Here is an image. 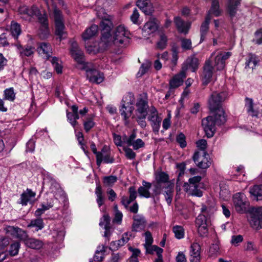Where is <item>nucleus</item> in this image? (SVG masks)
I'll list each match as a JSON object with an SVG mask.
<instances>
[{
	"label": "nucleus",
	"instance_id": "obj_1",
	"mask_svg": "<svg viewBox=\"0 0 262 262\" xmlns=\"http://www.w3.org/2000/svg\"><path fill=\"white\" fill-rule=\"evenodd\" d=\"M227 97L225 92H214L208 99L209 110L214 113L213 116H209L202 121L204 130L208 138L212 137L215 131V126L223 124L226 121L225 112L222 107V102Z\"/></svg>",
	"mask_w": 262,
	"mask_h": 262
},
{
	"label": "nucleus",
	"instance_id": "obj_2",
	"mask_svg": "<svg viewBox=\"0 0 262 262\" xmlns=\"http://www.w3.org/2000/svg\"><path fill=\"white\" fill-rule=\"evenodd\" d=\"M101 30V37L100 38V46L102 49L105 50L113 45H116L114 35L111 33L113 28V24L109 18L103 19L100 23Z\"/></svg>",
	"mask_w": 262,
	"mask_h": 262
},
{
	"label": "nucleus",
	"instance_id": "obj_3",
	"mask_svg": "<svg viewBox=\"0 0 262 262\" xmlns=\"http://www.w3.org/2000/svg\"><path fill=\"white\" fill-rule=\"evenodd\" d=\"M80 70L85 71L86 77L90 82L98 84L104 80L103 74L96 70L94 65L91 62L82 65Z\"/></svg>",
	"mask_w": 262,
	"mask_h": 262
},
{
	"label": "nucleus",
	"instance_id": "obj_4",
	"mask_svg": "<svg viewBox=\"0 0 262 262\" xmlns=\"http://www.w3.org/2000/svg\"><path fill=\"white\" fill-rule=\"evenodd\" d=\"M202 179L200 176H195L189 179V183L184 184L185 191L190 195L200 197L202 196V191L199 189V183Z\"/></svg>",
	"mask_w": 262,
	"mask_h": 262
},
{
	"label": "nucleus",
	"instance_id": "obj_5",
	"mask_svg": "<svg viewBox=\"0 0 262 262\" xmlns=\"http://www.w3.org/2000/svg\"><path fill=\"white\" fill-rule=\"evenodd\" d=\"M231 56L230 52L216 51L211 54V57L214 56V67L216 71H222L225 67V61Z\"/></svg>",
	"mask_w": 262,
	"mask_h": 262
},
{
	"label": "nucleus",
	"instance_id": "obj_6",
	"mask_svg": "<svg viewBox=\"0 0 262 262\" xmlns=\"http://www.w3.org/2000/svg\"><path fill=\"white\" fill-rule=\"evenodd\" d=\"M233 206L239 213H244L249 206V202L246 195L242 192L236 193L233 196Z\"/></svg>",
	"mask_w": 262,
	"mask_h": 262
},
{
	"label": "nucleus",
	"instance_id": "obj_7",
	"mask_svg": "<svg viewBox=\"0 0 262 262\" xmlns=\"http://www.w3.org/2000/svg\"><path fill=\"white\" fill-rule=\"evenodd\" d=\"M129 98V101H123L119 110L120 115L123 118L124 124L126 126L129 124V118L131 117L134 110L133 97L130 96Z\"/></svg>",
	"mask_w": 262,
	"mask_h": 262
},
{
	"label": "nucleus",
	"instance_id": "obj_8",
	"mask_svg": "<svg viewBox=\"0 0 262 262\" xmlns=\"http://www.w3.org/2000/svg\"><path fill=\"white\" fill-rule=\"evenodd\" d=\"M207 208L205 207L202 208V214H199L195 220L196 227L199 234L201 237H206L208 235V229L207 224V218L205 215Z\"/></svg>",
	"mask_w": 262,
	"mask_h": 262
},
{
	"label": "nucleus",
	"instance_id": "obj_9",
	"mask_svg": "<svg viewBox=\"0 0 262 262\" xmlns=\"http://www.w3.org/2000/svg\"><path fill=\"white\" fill-rule=\"evenodd\" d=\"M70 52L71 56L77 63V68L80 69L82 65L87 63L84 61V54L82 50L79 48L78 43L73 40H71Z\"/></svg>",
	"mask_w": 262,
	"mask_h": 262
},
{
	"label": "nucleus",
	"instance_id": "obj_10",
	"mask_svg": "<svg viewBox=\"0 0 262 262\" xmlns=\"http://www.w3.org/2000/svg\"><path fill=\"white\" fill-rule=\"evenodd\" d=\"M195 164L200 168L206 169L209 167L211 161L208 154L205 151H198L193 157Z\"/></svg>",
	"mask_w": 262,
	"mask_h": 262
},
{
	"label": "nucleus",
	"instance_id": "obj_11",
	"mask_svg": "<svg viewBox=\"0 0 262 262\" xmlns=\"http://www.w3.org/2000/svg\"><path fill=\"white\" fill-rule=\"evenodd\" d=\"M113 35L116 45H119L129 39L130 33L124 26L119 25L115 29Z\"/></svg>",
	"mask_w": 262,
	"mask_h": 262
},
{
	"label": "nucleus",
	"instance_id": "obj_12",
	"mask_svg": "<svg viewBox=\"0 0 262 262\" xmlns=\"http://www.w3.org/2000/svg\"><path fill=\"white\" fill-rule=\"evenodd\" d=\"M148 120L151 122L153 131L158 133L160 128L162 119L158 116L157 110L155 107L150 108Z\"/></svg>",
	"mask_w": 262,
	"mask_h": 262
},
{
	"label": "nucleus",
	"instance_id": "obj_13",
	"mask_svg": "<svg viewBox=\"0 0 262 262\" xmlns=\"http://www.w3.org/2000/svg\"><path fill=\"white\" fill-rule=\"evenodd\" d=\"M97 164L100 166L102 162L105 163H112L114 159L111 156V152L106 146H104L101 151H99L96 156Z\"/></svg>",
	"mask_w": 262,
	"mask_h": 262
},
{
	"label": "nucleus",
	"instance_id": "obj_14",
	"mask_svg": "<svg viewBox=\"0 0 262 262\" xmlns=\"http://www.w3.org/2000/svg\"><path fill=\"white\" fill-rule=\"evenodd\" d=\"M157 183L155 185L154 190L155 195H159L161 192L162 186L170 184L168 183L169 180L168 175L164 172H160L156 176Z\"/></svg>",
	"mask_w": 262,
	"mask_h": 262
},
{
	"label": "nucleus",
	"instance_id": "obj_15",
	"mask_svg": "<svg viewBox=\"0 0 262 262\" xmlns=\"http://www.w3.org/2000/svg\"><path fill=\"white\" fill-rule=\"evenodd\" d=\"M115 3V0H98L95 10L97 16H103L107 14L108 8Z\"/></svg>",
	"mask_w": 262,
	"mask_h": 262
},
{
	"label": "nucleus",
	"instance_id": "obj_16",
	"mask_svg": "<svg viewBox=\"0 0 262 262\" xmlns=\"http://www.w3.org/2000/svg\"><path fill=\"white\" fill-rule=\"evenodd\" d=\"M254 214L251 217L249 221L251 226L255 229L262 228V207L255 208L253 209Z\"/></svg>",
	"mask_w": 262,
	"mask_h": 262
},
{
	"label": "nucleus",
	"instance_id": "obj_17",
	"mask_svg": "<svg viewBox=\"0 0 262 262\" xmlns=\"http://www.w3.org/2000/svg\"><path fill=\"white\" fill-rule=\"evenodd\" d=\"M213 74V67L211 60L208 59L206 61L202 75V80L204 85H207L211 80Z\"/></svg>",
	"mask_w": 262,
	"mask_h": 262
},
{
	"label": "nucleus",
	"instance_id": "obj_18",
	"mask_svg": "<svg viewBox=\"0 0 262 262\" xmlns=\"http://www.w3.org/2000/svg\"><path fill=\"white\" fill-rule=\"evenodd\" d=\"M6 232L8 235H11L15 238L24 241L25 242L28 238L27 233L18 227L9 226L6 228Z\"/></svg>",
	"mask_w": 262,
	"mask_h": 262
},
{
	"label": "nucleus",
	"instance_id": "obj_19",
	"mask_svg": "<svg viewBox=\"0 0 262 262\" xmlns=\"http://www.w3.org/2000/svg\"><path fill=\"white\" fill-rule=\"evenodd\" d=\"M136 115L147 116L148 104L147 99L140 98L137 99L136 103Z\"/></svg>",
	"mask_w": 262,
	"mask_h": 262
},
{
	"label": "nucleus",
	"instance_id": "obj_20",
	"mask_svg": "<svg viewBox=\"0 0 262 262\" xmlns=\"http://www.w3.org/2000/svg\"><path fill=\"white\" fill-rule=\"evenodd\" d=\"M37 51L39 54L47 59H49L52 54V48L51 45L48 42H40L38 44Z\"/></svg>",
	"mask_w": 262,
	"mask_h": 262
},
{
	"label": "nucleus",
	"instance_id": "obj_21",
	"mask_svg": "<svg viewBox=\"0 0 262 262\" xmlns=\"http://www.w3.org/2000/svg\"><path fill=\"white\" fill-rule=\"evenodd\" d=\"M136 5L146 15H149L154 11V8L150 0H137Z\"/></svg>",
	"mask_w": 262,
	"mask_h": 262
},
{
	"label": "nucleus",
	"instance_id": "obj_22",
	"mask_svg": "<svg viewBox=\"0 0 262 262\" xmlns=\"http://www.w3.org/2000/svg\"><path fill=\"white\" fill-rule=\"evenodd\" d=\"M134 222L132 225L133 232H139L143 230L146 225V221L144 217L140 215L137 214L134 216Z\"/></svg>",
	"mask_w": 262,
	"mask_h": 262
},
{
	"label": "nucleus",
	"instance_id": "obj_23",
	"mask_svg": "<svg viewBox=\"0 0 262 262\" xmlns=\"http://www.w3.org/2000/svg\"><path fill=\"white\" fill-rule=\"evenodd\" d=\"M186 77V72L183 69L178 74L176 75L169 81V88L176 89L183 83L184 79Z\"/></svg>",
	"mask_w": 262,
	"mask_h": 262
},
{
	"label": "nucleus",
	"instance_id": "obj_24",
	"mask_svg": "<svg viewBox=\"0 0 262 262\" xmlns=\"http://www.w3.org/2000/svg\"><path fill=\"white\" fill-rule=\"evenodd\" d=\"M98 31V27L96 25H92L91 27L87 28L81 35L84 42L89 41L90 40L97 35Z\"/></svg>",
	"mask_w": 262,
	"mask_h": 262
},
{
	"label": "nucleus",
	"instance_id": "obj_25",
	"mask_svg": "<svg viewBox=\"0 0 262 262\" xmlns=\"http://www.w3.org/2000/svg\"><path fill=\"white\" fill-rule=\"evenodd\" d=\"M38 21L41 24L39 30V36L41 39L48 37L50 32L48 28L47 17H38Z\"/></svg>",
	"mask_w": 262,
	"mask_h": 262
},
{
	"label": "nucleus",
	"instance_id": "obj_26",
	"mask_svg": "<svg viewBox=\"0 0 262 262\" xmlns=\"http://www.w3.org/2000/svg\"><path fill=\"white\" fill-rule=\"evenodd\" d=\"M62 17H55V23L56 27L55 33L58 36L60 40L66 37V33L64 31V25L62 19Z\"/></svg>",
	"mask_w": 262,
	"mask_h": 262
},
{
	"label": "nucleus",
	"instance_id": "obj_27",
	"mask_svg": "<svg viewBox=\"0 0 262 262\" xmlns=\"http://www.w3.org/2000/svg\"><path fill=\"white\" fill-rule=\"evenodd\" d=\"M15 46L17 53L22 58L31 56L34 53V48L31 46L27 45L23 47L20 44H16Z\"/></svg>",
	"mask_w": 262,
	"mask_h": 262
},
{
	"label": "nucleus",
	"instance_id": "obj_28",
	"mask_svg": "<svg viewBox=\"0 0 262 262\" xmlns=\"http://www.w3.org/2000/svg\"><path fill=\"white\" fill-rule=\"evenodd\" d=\"M164 195L165 201L168 205H170L173 195V185L171 184H167L161 188V192Z\"/></svg>",
	"mask_w": 262,
	"mask_h": 262
},
{
	"label": "nucleus",
	"instance_id": "obj_29",
	"mask_svg": "<svg viewBox=\"0 0 262 262\" xmlns=\"http://www.w3.org/2000/svg\"><path fill=\"white\" fill-rule=\"evenodd\" d=\"M245 108L249 116L251 117H257L259 114V111L255 108L253 100L251 98H245Z\"/></svg>",
	"mask_w": 262,
	"mask_h": 262
},
{
	"label": "nucleus",
	"instance_id": "obj_30",
	"mask_svg": "<svg viewBox=\"0 0 262 262\" xmlns=\"http://www.w3.org/2000/svg\"><path fill=\"white\" fill-rule=\"evenodd\" d=\"M18 12L21 15H27L28 16H38L41 15L38 9L35 6L30 8H28L26 6H21L18 9Z\"/></svg>",
	"mask_w": 262,
	"mask_h": 262
},
{
	"label": "nucleus",
	"instance_id": "obj_31",
	"mask_svg": "<svg viewBox=\"0 0 262 262\" xmlns=\"http://www.w3.org/2000/svg\"><path fill=\"white\" fill-rule=\"evenodd\" d=\"M200 245L197 243L192 244L190 247V258L191 262H200Z\"/></svg>",
	"mask_w": 262,
	"mask_h": 262
},
{
	"label": "nucleus",
	"instance_id": "obj_32",
	"mask_svg": "<svg viewBox=\"0 0 262 262\" xmlns=\"http://www.w3.org/2000/svg\"><path fill=\"white\" fill-rule=\"evenodd\" d=\"M174 22L179 32L187 34L190 28L191 23L184 21L181 17H175Z\"/></svg>",
	"mask_w": 262,
	"mask_h": 262
},
{
	"label": "nucleus",
	"instance_id": "obj_33",
	"mask_svg": "<svg viewBox=\"0 0 262 262\" xmlns=\"http://www.w3.org/2000/svg\"><path fill=\"white\" fill-rule=\"evenodd\" d=\"M110 217L107 214H104L102 218L100 219L99 225L101 227H104L105 232L104 236L109 241V237L111 235L110 227Z\"/></svg>",
	"mask_w": 262,
	"mask_h": 262
},
{
	"label": "nucleus",
	"instance_id": "obj_34",
	"mask_svg": "<svg viewBox=\"0 0 262 262\" xmlns=\"http://www.w3.org/2000/svg\"><path fill=\"white\" fill-rule=\"evenodd\" d=\"M129 196H123L121 199V203L125 208H127L129 204L133 202L137 197V192L134 187H130L129 188Z\"/></svg>",
	"mask_w": 262,
	"mask_h": 262
},
{
	"label": "nucleus",
	"instance_id": "obj_35",
	"mask_svg": "<svg viewBox=\"0 0 262 262\" xmlns=\"http://www.w3.org/2000/svg\"><path fill=\"white\" fill-rule=\"evenodd\" d=\"M89 41L84 42L85 47L87 52L90 54H96L100 51L104 50L100 46V42H95L90 43Z\"/></svg>",
	"mask_w": 262,
	"mask_h": 262
},
{
	"label": "nucleus",
	"instance_id": "obj_36",
	"mask_svg": "<svg viewBox=\"0 0 262 262\" xmlns=\"http://www.w3.org/2000/svg\"><path fill=\"white\" fill-rule=\"evenodd\" d=\"M210 20V17H207L205 20L202 24L200 27V41L202 42L204 41L208 34L209 23Z\"/></svg>",
	"mask_w": 262,
	"mask_h": 262
},
{
	"label": "nucleus",
	"instance_id": "obj_37",
	"mask_svg": "<svg viewBox=\"0 0 262 262\" xmlns=\"http://www.w3.org/2000/svg\"><path fill=\"white\" fill-rule=\"evenodd\" d=\"M151 187L150 183L143 181L142 186L138 188V193L141 196L149 198L150 197L149 189Z\"/></svg>",
	"mask_w": 262,
	"mask_h": 262
},
{
	"label": "nucleus",
	"instance_id": "obj_38",
	"mask_svg": "<svg viewBox=\"0 0 262 262\" xmlns=\"http://www.w3.org/2000/svg\"><path fill=\"white\" fill-rule=\"evenodd\" d=\"M158 29V25L155 19H151L147 22L143 28V31L147 32L148 34H150L156 31Z\"/></svg>",
	"mask_w": 262,
	"mask_h": 262
},
{
	"label": "nucleus",
	"instance_id": "obj_39",
	"mask_svg": "<svg viewBox=\"0 0 262 262\" xmlns=\"http://www.w3.org/2000/svg\"><path fill=\"white\" fill-rule=\"evenodd\" d=\"M35 192L32 191L31 189H27L25 192L21 194V204L23 205H26L32 198L35 197Z\"/></svg>",
	"mask_w": 262,
	"mask_h": 262
},
{
	"label": "nucleus",
	"instance_id": "obj_40",
	"mask_svg": "<svg viewBox=\"0 0 262 262\" xmlns=\"http://www.w3.org/2000/svg\"><path fill=\"white\" fill-rule=\"evenodd\" d=\"M221 14L219 2L216 0H213L207 16H218Z\"/></svg>",
	"mask_w": 262,
	"mask_h": 262
},
{
	"label": "nucleus",
	"instance_id": "obj_41",
	"mask_svg": "<svg viewBox=\"0 0 262 262\" xmlns=\"http://www.w3.org/2000/svg\"><path fill=\"white\" fill-rule=\"evenodd\" d=\"M25 244L27 247L34 249H39L43 246L41 241L32 238H28L26 240Z\"/></svg>",
	"mask_w": 262,
	"mask_h": 262
},
{
	"label": "nucleus",
	"instance_id": "obj_42",
	"mask_svg": "<svg viewBox=\"0 0 262 262\" xmlns=\"http://www.w3.org/2000/svg\"><path fill=\"white\" fill-rule=\"evenodd\" d=\"M241 0H229L227 6V11L231 16L236 14L237 7L240 4Z\"/></svg>",
	"mask_w": 262,
	"mask_h": 262
},
{
	"label": "nucleus",
	"instance_id": "obj_43",
	"mask_svg": "<svg viewBox=\"0 0 262 262\" xmlns=\"http://www.w3.org/2000/svg\"><path fill=\"white\" fill-rule=\"evenodd\" d=\"M249 193L257 200H262V185L254 186L250 189Z\"/></svg>",
	"mask_w": 262,
	"mask_h": 262
},
{
	"label": "nucleus",
	"instance_id": "obj_44",
	"mask_svg": "<svg viewBox=\"0 0 262 262\" xmlns=\"http://www.w3.org/2000/svg\"><path fill=\"white\" fill-rule=\"evenodd\" d=\"M186 64V69H190L192 72H194L198 68L199 60L195 57H191L187 59Z\"/></svg>",
	"mask_w": 262,
	"mask_h": 262
},
{
	"label": "nucleus",
	"instance_id": "obj_45",
	"mask_svg": "<svg viewBox=\"0 0 262 262\" xmlns=\"http://www.w3.org/2000/svg\"><path fill=\"white\" fill-rule=\"evenodd\" d=\"M95 194L96 195V202L98 206L100 207L103 204L104 200L103 191L100 185H97L95 189Z\"/></svg>",
	"mask_w": 262,
	"mask_h": 262
},
{
	"label": "nucleus",
	"instance_id": "obj_46",
	"mask_svg": "<svg viewBox=\"0 0 262 262\" xmlns=\"http://www.w3.org/2000/svg\"><path fill=\"white\" fill-rule=\"evenodd\" d=\"M28 227H35L36 231L42 229L44 227L43 221L40 218L32 220L28 225Z\"/></svg>",
	"mask_w": 262,
	"mask_h": 262
},
{
	"label": "nucleus",
	"instance_id": "obj_47",
	"mask_svg": "<svg viewBox=\"0 0 262 262\" xmlns=\"http://www.w3.org/2000/svg\"><path fill=\"white\" fill-rule=\"evenodd\" d=\"M51 63L54 69L58 74H61L62 72V65L61 61L58 58L54 57L52 58Z\"/></svg>",
	"mask_w": 262,
	"mask_h": 262
},
{
	"label": "nucleus",
	"instance_id": "obj_48",
	"mask_svg": "<svg viewBox=\"0 0 262 262\" xmlns=\"http://www.w3.org/2000/svg\"><path fill=\"white\" fill-rule=\"evenodd\" d=\"M135 235L133 231H128L124 233L122 236V238L118 241V244L120 246L124 245L126 243L130 238L134 237Z\"/></svg>",
	"mask_w": 262,
	"mask_h": 262
},
{
	"label": "nucleus",
	"instance_id": "obj_49",
	"mask_svg": "<svg viewBox=\"0 0 262 262\" xmlns=\"http://www.w3.org/2000/svg\"><path fill=\"white\" fill-rule=\"evenodd\" d=\"M146 249V253L148 254H152L155 252L157 255H160L162 254L163 250L156 245H149L145 246Z\"/></svg>",
	"mask_w": 262,
	"mask_h": 262
},
{
	"label": "nucleus",
	"instance_id": "obj_50",
	"mask_svg": "<svg viewBox=\"0 0 262 262\" xmlns=\"http://www.w3.org/2000/svg\"><path fill=\"white\" fill-rule=\"evenodd\" d=\"M11 32L12 35L15 38H17L21 33V28L20 25L16 22L12 21L11 25Z\"/></svg>",
	"mask_w": 262,
	"mask_h": 262
},
{
	"label": "nucleus",
	"instance_id": "obj_51",
	"mask_svg": "<svg viewBox=\"0 0 262 262\" xmlns=\"http://www.w3.org/2000/svg\"><path fill=\"white\" fill-rule=\"evenodd\" d=\"M117 181V177L115 176H105L103 179V183L106 187L113 186Z\"/></svg>",
	"mask_w": 262,
	"mask_h": 262
},
{
	"label": "nucleus",
	"instance_id": "obj_52",
	"mask_svg": "<svg viewBox=\"0 0 262 262\" xmlns=\"http://www.w3.org/2000/svg\"><path fill=\"white\" fill-rule=\"evenodd\" d=\"M220 252L219 242L216 241L210 246L209 250V255L210 256H216Z\"/></svg>",
	"mask_w": 262,
	"mask_h": 262
},
{
	"label": "nucleus",
	"instance_id": "obj_53",
	"mask_svg": "<svg viewBox=\"0 0 262 262\" xmlns=\"http://www.w3.org/2000/svg\"><path fill=\"white\" fill-rule=\"evenodd\" d=\"M4 99L10 101H13L15 98V94L14 92L13 88H10L4 91Z\"/></svg>",
	"mask_w": 262,
	"mask_h": 262
},
{
	"label": "nucleus",
	"instance_id": "obj_54",
	"mask_svg": "<svg viewBox=\"0 0 262 262\" xmlns=\"http://www.w3.org/2000/svg\"><path fill=\"white\" fill-rule=\"evenodd\" d=\"M167 38L166 36L163 33L160 34V40L157 43V47L163 50L165 49L167 46Z\"/></svg>",
	"mask_w": 262,
	"mask_h": 262
},
{
	"label": "nucleus",
	"instance_id": "obj_55",
	"mask_svg": "<svg viewBox=\"0 0 262 262\" xmlns=\"http://www.w3.org/2000/svg\"><path fill=\"white\" fill-rule=\"evenodd\" d=\"M244 250L247 252H252L254 254H256L258 250L256 246L252 242H247L244 246Z\"/></svg>",
	"mask_w": 262,
	"mask_h": 262
},
{
	"label": "nucleus",
	"instance_id": "obj_56",
	"mask_svg": "<svg viewBox=\"0 0 262 262\" xmlns=\"http://www.w3.org/2000/svg\"><path fill=\"white\" fill-rule=\"evenodd\" d=\"M172 58L171 62L173 66H175L178 60L179 47L177 46H173L171 49Z\"/></svg>",
	"mask_w": 262,
	"mask_h": 262
},
{
	"label": "nucleus",
	"instance_id": "obj_57",
	"mask_svg": "<svg viewBox=\"0 0 262 262\" xmlns=\"http://www.w3.org/2000/svg\"><path fill=\"white\" fill-rule=\"evenodd\" d=\"M173 232L178 239H181L184 237V230L181 226H175L173 227Z\"/></svg>",
	"mask_w": 262,
	"mask_h": 262
},
{
	"label": "nucleus",
	"instance_id": "obj_58",
	"mask_svg": "<svg viewBox=\"0 0 262 262\" xmlns=\"http://www.w3.org/2000/svg\"><path fill=\"white\" fill-rule=\"evenodd\" d=\"M41 206V207L37 209L35 212V215L36 216H40L45 211L52 208L51 205H47L46 203H42Z\"/></svg>",
	"mask_w": 262,
	"mask_h": 262
},
{
	"label": "nucleus",
	"instance_id": "obj_59",
	"mask_svg": "<svg viewBox=\"0 0 262 262\" xmlns=\"http://www.w3.org/2000/svg\"><path fill=\"white\" fill-rule=\"evenodd\" d=\"M20 248V244L18 242H15L10 246L9 250L10 255L11 256H15L18 253V251Z\"/></svg>",
	"mask_w": 262,
	"mask_h": 262
},
{
	"label": "nucleus",
	"instance_id": "obj_60",
	"mask_svg": "<svg viewBox=\"0 0 262 262\" xmlns=\"http://www.w3.org/2000/svg\"><path fill=\"white\" fill-rule=\"evenodd\" d=\"M253 41L257 45L262 43V28L257 30L255 32Z\"/></svg>",
	"mask_w": 262,
	"mask_h": 262
},
{
	"label": "nucleus",
	"instance_id": "obj_61",
	"mask_svg": "<svg viewBox=\"0 0 262 262\" xmlns=\"http://www.w3.org/2000/svg\"><path fill=\"white\" fill-rule=\"evenodd\" d=\"M123 149L125 152V157L130 160L134 159L136 157V153L130 148L127 147H123Z\"/></svg>",
	"mask_w": 262,
	"mask_h": 262
},
{
	"label": "nucleus",
	"instance_id": "obj_62",
	"mask_svg": "<svg viewBox=\"0 0 262 262\" xmlns=\"http://www.w3.org/2000/svg\"><path fill=\"white\" fill-rule=\"evenodd\" d=\"M151 66V63L150 62H146L142 64L139 71L138 73V76H142L145 73H146L149 68Z\"/></svg>",
	"mask_w": 262,
	"mask_h": 262
},
{
	"label": "nucleus",
	"instance_id": "obj_63",
	"mask_svg": "<svg viewBox=\"0 0 262 262\" xmlns=\"http://www.w3.org/2000/svg\"><path fill=\"white\" fill-rule=\"evenodd\" d=\"M145 145L144 142L141 139H138L135 141L132 142L128 146H133L134 149L137 150L140 148L144 147Z\"/></svg>",
	"mask_w": 262,
	"mask_h": 262
},
{
	"label": "nucleus",
	"instance_id": "obj_64",
	"mask_svg": "<svg viewBox=\"0 0 262 262\" xmlns=\"http://www.w3.org/2000/svg\"><path fill=\"white\" fill-rule=\"evenodd\" d=\"M176 140L182 148H184L186 146V137L183 133H180L177 136Z\"/></svg>",
	"mask_w": 262,
	"mask_h": 262
}]
</instances>
